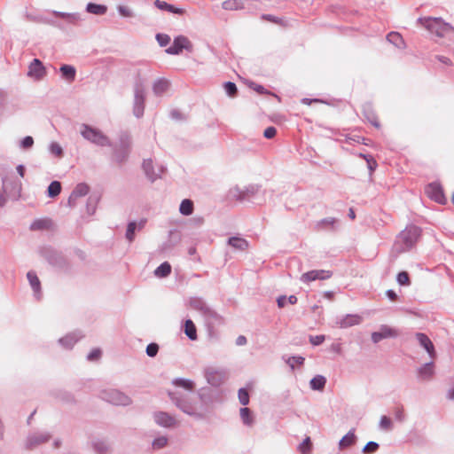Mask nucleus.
Here are the masks:
<instances>
[{"label": "nucleus", "mask_w": 454, "mask_h": 454, "mask_svg": "<svg viewBox=\"0 0 454 454\" xmlns=\"http://www.w3.org/2000/svg\"><path fill=\"white\" fill-rule=\"evenodd\" d=\"M168 396L174 404L184 413L199 420L206 418L208 411L201 395H199L200 400H197L191 395L181 392H168Z\"/></svg>", "instance_id": "1"}, {"label": "nucleus", "mask_w": 454, "mask_h": 454, "mask_svg": "<svg viewBox=\"0 0 454 454\" xmlns=\"http://www.w3.org/2000/svg\"><path fill=\"white\" fill-rule=\"evenodd\" d=\"M418 22L431 34H434L438 37H443L447 34L454 31V27L450 23L445 22L442 18H419Z\"/></svg>", "instance_id": "2"}, {"label": "nucleus", "mask_w": 454, "mask_h": 454, "mask_svg": "<svg viewBox=\"0 0 454 454\" xmlns=\"http://www.w3.org/2000/svg\"><path fill=\"white\" fill-rule=\"evenodd\" d=\"M80 134L85 140L98 146H113L110 138L106 135H105L100 129L93 128L88 124L81 125Z\"/></svg>", "instance_id": "3"}, {"label": "nucleus", "mask_w": 454, "mask_h": 454, "mask_svg": "<svg viewBox=\"0 0 454 454\" xmlns=\"http://www.w3.org/2000/svg\"><path fill=\"white\" fill-rule=\"evenodd\" d=\"M421 234V229L416 225L407 226L398 236V240L403 244L401 252L411 249L418 241Z\"/></svg>", "instance_id": "4"}, {"label": "nucleus", "mask_w": 454, "mask_h": 454, "mask_svg": "<svg viewBox=\"0 0 454 454\" xmlns=\"http://www.w3.org/2000/svg\"><path fill=\"white\" fill-rule=\"evenodd\" d=\"M100 398L114 405L128 406L131 404V398L123 392L115 388H106L100 392Z\"/></svg>", "instance_id": "5"}, {"label": "nucleus", "mask_w": 454, "mask_h": 454, "mask_svg": "<svg viewBox=\"0 0 454 454\" xmlns=\"http://www.w3.org/2000/svg\"><path fill=\"white\" fill-rule=\"evenodd\" d=\"M190 305L192 309L201 312L209 323L222 322L221 316L212 309L203 299L198 297L192 298Z\"/></svg>", "instance_id": "6"}, {"label": "nucleus", "mask_w": 454, "mask_h": 454, "mask_svg": "<svg viewBox=\"0 0 454 454\" xmlns=\"http://www.w3.org/2000/svg\"><path fill=\"white\" fill-rule=\"evenodd\" d=\"M145 105V88L138 81L134 85L133 114L137 119L143 117Z\"/></svg>", "instance_id": "7"}, {"label": "nucleus", "mask_w": 454, "mask_h": 454, "mask_svg": "<svg viewBox=\"0 0 454 454\" xmlns=\"http://www.w3.org/2000/svg\"><path fill=\"white\" fill-rule=\"evenodd\" d=\"M120 145L114 149V157L117 163L125 162L130 153L131 138L129 134L122 133L119 138Z\"/></svg>", "instance_id": "8"}, {"label": "nucleus", "mask_w": 454, "mask_h": 454, "mask_svg": "<svg viewBox=\"0 0 454 454\" xmlns=\"http://www.w3.org/2000/svg\"><path fill=\"white\" fill-rule=\"evenodd\" d=\"M51 435L46 431L33 432L27 434L25 441V447L27 450L35 449L47 442Z\"/></svg>", "instance_id": "9"}, {"label": "nucleus", "mask_w": 454, "mask_h": 454, "mask_svg": "<svg viewBox=\"0 0 454 454\" xmlns=\"http://www.w3.org/2000/svg\"><path fill=\"white\" fill-rule=\"evenodd\" d=\"M260 190V186L257 184H249L244 188L234 187L231 191V194L233 198L238 200H251Z\"/></svg>", "instance_id": "10"}, {"label": "nucleus", "mask_w": 454, "mask_h": 454, "mask_svg": "<svg viewBox=\"0 0 454 454\" xmlns=\"http://www.w3.org/2000/svg\"><path fill=\"white\" fill-rule=\"evenodd\" d=\"M204 376L207 383L213 387H219L225 380L224 371L214 367L206 368L204 370Z\"/></svg>", "instance_id": "11"}, {"label": "nucleus", "mask_w": 454, "mask_h": 454, "mask_svg": "<svg viewBox=\"0 0 454 454\" xmlns=\"http://www.w3.org/2000/svg\"><path fill=\"white\" fill-rule=\"evenodd\" d=\"M192 47L191 42L185 36L179 35L174 39L173 43L166 50L168 54L178 55L184 49L189 50Z\"/></svg>", "instance_id": "12"}, {"label": "nucleus", "mask_w": 454, "mask_h": 454, "mask_svg": "<svg viewBox=\"0 0 454 454\" xmlns=\"http://www.w3.org/2000/svg\"><path fill=\"white\" fill-rule=\"evenodd\" d=\"M46 75V69L43 62L38 59H34L28 66L27 76L30 78L40 81Z\"/></svg>", "instance_id": "13"}, {"label": "nucleus", "mask_w": 454, "mask_h": 454, "mask_svg": "<svg viewBox=\"0 0 454 454\" xmlns=\"http://www.w3.org/2000/svg\"><path fill=\"white\" fill-rule=\"evenodd\" d=\"M428 197L439 204H445L446 198L442 187L438 183L429 184L426 188Z\"/></svg>", "instance_id": "14"}, {"label": "nucleus", "mask_w": 454, "mask_h": 454, "mask_svg": "<svg viewBox=\"0 0 454 454\" xmlns=\"http://www.w3.org/2000/svg\"><path fill=\"white\" fill-rule=\"evenodd\" d=\"M333 273L329 270H313L310 271H308L306 273H303L301 276V281L303 283H309L311 281L315 280H325L328 279L332 277Z\"/></svg>", "instance_id": "15"}, {"label": "nucleus", "mask_w": 454, "mask_h": 454, "mask_svg": "<svg viewBox=\"0 0 454 454\" xmlns=\"http://www.w3.org/2000/svg\"><path fill=\"white\" fill-rule=\"evenodd\" d=\"M397 336L398 333L395 329H393L388 325H382L379 332H373L372 333V340L373 343H378L383 339L395 338Z\"/></svg>", "instance_id": "16"}, {"label": "nucleus", "mask_w": 454, "mask_h": 454, "mask_svg": "<svg viewBox=\"0 0 454 454\" xmlns=\"http://www.w3.org/2000/svg\"><path fill=\"white\" fill-rule=\"evenodd\" d=\"M143 169L147 178L152 182H154L156 179L160 178V174L163 173L165 170L163 166H160L158 168V170L155 171L153 160L151 159L144 160Z\"/></svg>", "instance_id": "17"}, {"label": "nucleus", "mask_w": 454, "mask_h": 454, "mask_svg": "<svg viewBox=\"0 0 454 454\" xmlns=\"http://www.w3.org/2000/svg\"><path fill=\"white\" fill-rule=\"evenodd\" d=\"M153 419L157 425L163 427H174L177 423L175 417L165 411L155 412Z\"/></svg>", "instance_id": "18"}, {"label": "nucleus", "mask_w": 454, "mask_h": 454, "mask_svg": "<svg viewBox=\"0 0 454 454\" xmlns=\"http://www.w3.org/2000/svg\"><path fill=\"white\" fill-rule=\"evenodd\" d=\"M415 337L419 344L427 351L430 358L434 359L436 356V351L428 336L423 333H417Z\"/></svg>", "instance_id": "19"}, {"label": "nucleus", "mask_w": 454, "mask_h": 454, "mask_svg": "<svg viewBox=\"0 0 454 454\" xmlns=\"http://www.w3.org/2000/svg\"><path fill=\"white\" fill-rule=\"evenodd\" d=\"M362 319V317L357 314H347L341 317H338L336 320V325L340 328H348L360 325Z\"/></svg>", "instance_id": "20"}, {"label": "nucleus", "mask_w": 454, "mask_h": 454, "mask_svg": "<svg viewBox=\"0 0 454 454\" xmlns=\"http://www.w3.org/2000/svg\"><path fill=\"white\" fill-rule=\"evenodd\" d=\"M90 446L97 454H108L110 451L109 443L102 438H92L90 440Z\"/></svg>", "instance_id": "21"}, {"label": "nucleus", "mask_w": 454, "mask_h": 454, "mask_svg": "<svg viewBox=\"0 0 454 454\" xmlns=\"http://www.w3.org/2000/svg\"><path fill=\"white\" fill-rule=\"evenodd\" d=\"M27 280L30 284L31 288L34 291V295L36 300H40L42 297L41 283L35 271H28L27 274Z\"/></svg>", "instance_id": "22"}, {"label": "nucleus", "mask_w": 454, "mask_h": 454, "mask_svg": "<svg viewBox=\"0 0 454 454\" xmlns=\"http://www.w3.org/2000/svg\"><path fill=\"white\" fill-rule=\"evenodd\" d=\"M418 378L420 380H429L434 374V365L433 362L426 363L418 369Z\"/></svg>", "instance_id": "23"}, {"label": "nucleus", "mask_w": 454, "mask_h": 454, "mask_svg": "<svg viewBox=\"0 0 454 454\" xmlns=\"http://www.w3.org/2000/svg\"><path fill=\"white\" fill-rule=\"evenodd\" d=\"M145 225V220H140L137 223L136 222H129L127 226L125 237L129 243L135 239L136 231H141Z\"/></svg>", "instance_id": "24"}, {"label": "nucleus", "mask_w": 454, "mask_h": 454, "mask_svg": "<svg viewBox=\"0 0 454 454\" xmlns=\"http://www.w3.org/2000/svg\"><path fill=\"white\" fill-rule=\"evenodd\" d=\"M82 337L80 332H74L60 338L59 342L66 348H72L74 345Z\"/></svg>", "instance_id": "25"}, {"label": "nucleus", "mask_w": 454, "mask_h": 454, "mask_svg": "<svg viewBox=\"0 0 454 454\" xmlns=\"http://www.w3.org/2000/svg\"><path fill=\"white\" fill-rule=\"evenodd\" d=\"M56 17L61 18L65 20L69 24L76 25L79 21L82 20L81 14L78 12H58L53 11L52 12Z\"/></svg>", "instance_id": "26"}, {"label": "nucleus", "mask_w": 454, "mask_h": 454, "mask_svg": "<svg viewBox=\"0 0 454 454\" xmlns=\"http://www.w3.org/2000/svg\"><path fill=\"white\" fill-rule=\"evenodd\" d=\"M356 436L355 434V429L348 431L339 442V449L340 450L351 447L356 443Z\"/></svg>", "instance_id": "27"}, {"label": "nucleus", "mask_w": 454, "mask_h": 454, "mask_svg": "<svg viewBox=\"0 0 454 454\" xmlns=\"http://www.w3.org/2000/svg\"><path fill=\"white\" fill-rule=\"evenodd\" d=\"M169 88V82L164 78L157 79L153 85V91L156 96H161Z\"/></svg>", "instance_id": "28"}, {"label": "nucleus", "mask_w": 454, "mask_h": 454, "mask_svg": "<svg viewBox=\"0 0 454 454\" xmlns=\"http://www.w3.org/2000/svg\"><path fill=\"white\" fill-rule=\"evenodd\" d=\"M154 5L161 11H167L168 12L175 14H183L184 12V9L177 8L172 4H168L165 1L156 0L154 2Z\"/></svg>", "instance_id": "29"}, {"label": "nucleus", "mask_w": 454, "mask_h": 454, "mask_svg": "<svg viewBox=\"0 0 454 454\" xmlns=\"http://www.w3.org/2000/svg\"><path fill=\"white\" fill-rule=\"evenodd\" d=\"M52 226V221L48 218H43V219H37L35 220L31 225L30 229L32 231H43V230H49Z\"/></svg>", "instance_id": "30"}, {"label": "nucleus", "mask_w": 454, "mask_h": 454, "mask_svg": "<svg viewBox=\"0 0 454 454\" xmlns=\"http://www.w3.org/2000/svg\"><path fill=\"white\" fill-rule=\"evenodd\" d=\"M228 244L233 248L240 251H244L248 247V242L239 237H231L228 239Z\"/></svg>", "instance_id": "31"}, {"label": "nucleus", "mask_w": 454, "mask_h": 454, "mask_svg": "<svg viewBox=\"0 0 454 454\" xmlns=\"http://www.w3.org/2000/svg\"><path fill=\"white\" fill-rule=\"evenodd\" d=\"M62 77L68 82H73L75 79L76 70L73 66L62 65L59 68Z\"/></svg>", "instance_id": "32"}, {"label": "nucleus", "mask_w": 454, "mask_h": 454, "mask_svg": "<svg viewBox=\"0 0 454 454\" xmlns=\"http://www.w3.org/2000/svg\"><path fill=\"white\" fill-rule=\"evenodd\" d=\"M86 12L95 15H104L107 12V6L105 4L89 3L86 5Z\"/></svg>", "instance_id": "33"}, {"label": "nucleus", "mask_w": 454, "mask_h": 454, "mask_svg": "<svg viewBox=\"0 0 454 454\" xmlns=\"http://www.w3.org/2000/svg\"><path fill=\"white\" fill-rule=\"evenodd\" d=\"M326 384V379L323 375H317L309 381L310 388L313 390L322 391Z\"/></svg>", "instance_id": "34"}, {"label": "nucleus", "mask_w": 454, "mask_h": 454, "mask_svg": "<svg viewBox=\"0 0 454 454\" xmlns=\"http://www.w3.org/2000/svg\"><path fill=\"white\" fill-rule=\"evenodd\" d=\"M387 40L399 49H403L405 47V43L402 35L397 32H390L387 35Z\"/></svg>", "instance_id": "35"}, {"label": "nucleus", "mask_w": 454, "mask_h": 454, "mask_svg": "<svg viewBox=\"0 0 454 454\" xmlns=\"http://www.w3.org/2000/svg\"><path fill=\"white\" fill-rule=\"evenodd\" d=\"M172 384L178 387H183L186 390L192 391L195 387V383L188 379L176 378L172 380Z\"/></svg>", "instance_id": "36"}, {"label": "nucleus", "mask_w": 454, "mask_h": 454, "mask_svg": "<svg viewBox=\"0 0 454 454\" xmlns=\"http://www.w3.org/2000/svg\"><path fill=\"white\" fill-rule=\"evenodd\" d=\"M184 333L191 340H197V329L194 323L191 319L185 320Z\"/></svg>", "instance_id": "37"}, {"label": "nucleus", "mask_w": 454, "mask_h": 454, "mask_svg": "<svg viewBox=\"0 0 454 454\" xmlns=\"http://www.w3.org/2000/svg\"><path fill=\"white\" fill-rule=\"evenodd\" d=\"M171 273V265L168 262H162L154 270V275L158 278H166Z\"/></svg>", "instance_id": "38"}, {"label": "nucleus", "mask_w": 454, "mask_h": 454, "mask_svg": "<svg viewBox=\"0 0 454 454\" xmlns=\"http://www.w3.org/2000/svg\"><path fill=\"white\" fill-rule=\"evenodd\" d=\"M179 212L183 215H192L193 212V202L189 199L183 200L179 207Z\"/></svg>", "instance_id": "39"}, {"label": "nucleus", "mask_w": 454, "mask_h": 454, "mask_svg": "<svg viewBox=\"0 0 454 454\" xmlns=\"http://www.w3.org/2000/svg\"><path fill=\"white\" fill-rule=\"evenodd\" d=\"M223 8L224 10H240L244 8V4L241 0H226L223 3Z\"/></svg>", "instance_id": "40"}, {"label": "nucleus", "mask_w": 454, "mask_h": 454, "mask_svg": "<svg viewBox=\"0 0 454 454\" xmlns=\"http://www.w3.org/2000/svg\"><path fill=\"white\" fill-rule=\"evenodd\" d=\"M45 257L51 264L55 266L60 265L63 261L62 256L59 253L52 250H47V254H45Z\"/></svg>", "instance_id": "41"}, {"label": "nucleus", "mask_w": 454, "mask_h": 454, "mask_svg": "<svg viewBox=\"0 0 454 454\" xmlns=\"http://www.w3.org/2000/svg\"><path fill=\"white\" fill-rule=\"evenodd\" d=\"M285 362L290 366L291 370L294 371L295 368V364L302 365L304 364L305 358L301 356H293L288 357H283Z\"/></svg>", "instance_id": "42"}, {"label": "nucleus", "mask_w": 454, "mask_h": 454, "mask_svg": "<svg viewBox=\"0 0 454 454\" xmlns=\"http://www.w3.org/2000/svg\"><path fill=\"white\" fill-rule=\"evenodd\" d=\"M89 191L90 187L87 184L80 183L74 187L72 192L74 193V196H76L79 199L86 196Z\"/></svg>", "instance_id": "43"}, {"label": "nucleus", "mask_w": 454, "mask_h": 454, "mask_svg": "<svg viewBox=\"0 0 454 454\" xmlns=\"http://www.w3.org/2000/svg\"><path fill=\"white\" fill-rule=\"evenodd\" d=\"M61 192V184L59 181H52L48 186L47 193L50 198H55Z\"/></svg>", "instance_id": "44"}, {"label": "nucleus", "mask_w": 454, "mask_h": 454, "mask_svg": "<svg viewBox=\"0 0 454 454\" xmlns=\"http://www.w3.org/2000/svg\"><path fill=\"white\" fill-rule=\"evenodd\" d=\"M240 418L243 421V423L247 426H251L254 422L253 420V418H252V415H251V411L250 409L247 408V407H243L240 409Z\"/></svg>", "instance_id": "45"}, {"label": "nucleus", "mask_w": 454, "mask_h": 454, "mask_svg": "<svg viewBox=\"0 0 454 454\" xmlns=\"http://www.w3.org/2000/svg\"><path fill=\"white\" fill-rule=\"evenodd\" d=\"M312 449L310 437L307 436L302 442L298 446V450L301 454H309Z\"/></svg>", "instance_id": "46"}, {"label": "nucleus", "mask_w": 454, "mask_h": 454, "mask_svg": "<svg viewBox=\"0 0 454 454\" xmlns=\"http://www.w3.org/2000/svg\"><path fill=\"white\" fill-rule=\"evenodd\" d=\"M98 198L96 196H90L87 200L86 208L87 212L90 215H93L96 211V205L98 203Z\"/></svg>", "instance_id": "47"}, {"label": "nucleus", "mask_w": 454, "mask_h": 454, "mask_svg": "<svg viewBox=\"0 0 454 454\" xmlns=\"http://www.w3.org/2000/svg\"><path fill=\"white\" fill-rule=\"evenodd\" d=\"M380 448L379 443L376 442L371 441L365 444L363 448L362 452L364 454H372L375 453Z\"/></svg>", "instance_id": "48"}, {"label": "nucleus", "mask_w": 454, "mask_h": 454, "mask_svg": "<svg viewBox=\"0 0 454 454\" xmlns=\"http://www.w3.org/2000/svg\"><path fill=\"white\" fill-rule=\"evenodd\" d=\"M336 222H337V220L334 217H326V218L320 220L317 223V226H318V228H321V229H326L328 227L333 228Z\"/></svg>", "instance_id": "49"}, {"label": "nucleus", "mask_w": 454, "mask_h": 454, "mask_svg": "<svg viewBox=\"0 0 454 454\" xmlns=\"http://www.w3.org/2000/svg\"><path fill=\"white\" fill-rule=\"evenodd\" d=\"M226 94L230 97H235L238 92L237 85L232 82H226L223 84Z\"/></svg>", "instance_id": "50"}, {"label": "nucleus", "mask_w": 454, "mask_h": 454, "mask_svg": "<svg viewBox=\"0 0 454 454\" xmlns=\"http://www.w3.org/2000/svg\"><path fill=\"white\" fill-rule=\"evenodd\" d=\"M168 443V438L166 436H159L153 441L152 446L154 450L164 448Z\"/></svg>", "instance_id": "51"}, {"label": "nucleus", "mask_w": 454, "mask_h": 454, "mask_svg": "<svg viewBox=\"0 0 454 454\" xmlns=\"http://www.w3.org/2000/svg\"><path fill=\"white\" fill-rule=\"evenodd\" d=\"M380 428L385 431H390L393 428L391 419L387 416H382L380 420Z\"/></svg>", "instance_id": "52"}, {"label": "nucleus", "mask_w": 454, "mask_h": 454, "mask_svg": "<svg viewBox=\"0 0 454 454\" xmlns=\"http://www.w3.org/2000/svg\"><path fill=\"white\" fill-rule=\"evenodd\" d=\"M239 403L242 405H247L249 403V394L246 388H240L238 393Z\"/></svg>", "instance_id": "53"}, {"label": "nucleus", "mask_w": 454, "mask_h": 454, "mask_svg": "<svg viewBox=\"0 0 454 454\" xmlns=\"http://www.w3.org/2000/svg\"><path fill=\"white\" fill-rule=\"evenodd\" d=\"M396 281L401 286L410 285L409 274L406 271H401L397 274Z\"/></svg>", "instance_id": "54"}, {"label": "nucleus", "mask_w": 454, "mask_h": 454, "mask_svg": "<svg viewBox=\"0 0 454 454\" xmlns=\"http://www.w3.org/2000/svg\"><path fill=\"white\" fill-rule=\"evenodd\" d=\"M49 149H50L51 153L54 154L57 157H62V155H63V149L60 146V145L58 144L57 142H52L50 145V148Z\"/></svg>", "instance_id": "55"}, {"label": "nucleus", "mask_w": 454, "mask_h": 454, "mask_svg": "<svg viewBox=\"0 0 454 454\" xmlns=\"http://www.w3.org/2000/svg\"><path fill=\"white\" fill-rule=\"evenodd\" d=\"M146 355L150 357H154L159 351V345L157 343H150L146 347Z\"/></svg>", "instance_id": "56"}, {"label": "nucleus", "mask_w": 454, "mask_h": 454, "mask_svg": "<svg viewBox=\"0 0 454 454\" xmlns=\"http://www.w3.org/2000/svg\"><path fill=\"white\" fill-rule=\"evenodd\" d=\"M118 12L120 15L127 18H130L134 16V12L130 8L125 5H118L117 7Z\"/></svg>", "instance_id": "57"}, {"label": "nucleus", "mask_w": 454, "mask_h": 454, "mask_svg": "<svg viewBox=\"0 0 454 454\" xmlns=\"http://www.w3.org/2000/svg\"><path fill=\"white\" fill-rule=\"evenodd\" d=\"M156 40L160 46L164 47L167 46L170 42V37L165 34H157Z\"/></svg>", "instance_id": "58"}, {"label": "nucleus", "mask_w": 454, "mask_h": 454, "mask_svg": "<svg viewBox=\"0 0 454 454\" xmlns=\"http://www.w3.org/2000/svg\"><path fill=\"white\" fill-rule=\"evenodd\" d=\"M34 145V139L32 137L30 136H27L25 137L21 141H20V147L23 148V149H28V148H31Z\"/></svg>", "instance_id": "59"}, {"label": "nucleus", "mask_w": 454, "mask_h": 454, "mask_svg": "<svg viewBox=\"0 0 454 454\" xmlns=\"http://www.w3.org/2000/svg\"><path fill=\"white\" fill-rule=\"evenodd\" d=\"M325 340V335H310L309 336V342L313 345V346H318L320 344H322Z\"/></svg>", "instance_id": "60"}, {"label": "nucleus", "mask_w": 454, "mask_h": 454, "mask_svg": "<svg viewBox=\"0 0 454 454\" xmlns=\"http://www.w3.org/2000/svg\"><path fill=\"white\" fill-rule=\"evenodd\" d=\"M100 356H101V351H100V349H98V348H95V349L91 350V351L88 354V356H87V359H88L89 361H96V360H98V359L100 357Z\"/></svg>", "instance_id": "61"}, {"label": "nucleus", "mask_w": 454, "mask_h": 454, "mask_svg": "<svg viewBox=\"0 0 454 454\" xmlns=\"http://www.w3.org/2000/svg\"><path fill=\"white\" fill-rule=\"evenodd\" d=\"M276 134L277 129L273 126L268 127L263 132V136L268 139L273 138L276 136Z\"/></svg>", "instance_id": "62"}, {"label": "nucleus", "mask_w": 454, "mask_h": 454, "mask_svg": "<svg viewBox=\"0 0 454 454\" xmlns=\"http://www.w3.org/2000/svg\"><path fill=\"white\" fill-rule=\"evenodd\" d=\"M395 418L396 420L398 421H403L404 419H405V415H404V412H403V410L399 408V409H396L395 411Z\"/></svg>", "instance_id": "63"}, {"label": "nucleus", "mask_w": 454, "mask_h": 454, "mask_svg": "<svg viewBox=\"0 0 454 454\" xmlns=\"http://www.w3.org/2000/svg\"><path fill=\"white\" fill-rule=\"evenodd\" d=\"M78 200V198L76 196H74V193L71 192L68 200H67V206L69 207H74L75 205H76V200Z\"/></svg>", "instance_id": "64"}]
</instances>
